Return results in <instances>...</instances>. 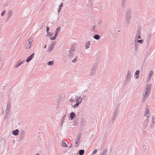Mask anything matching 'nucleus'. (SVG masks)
Returning <instances> with one entry per match:
<instances>
[{
	"label": "nucleus",
	"mask_w": 155,
	"mask_h": 155,
	"mask_svg": "<svg viewBox=\"0 0 155 155\" xmlns=\"http://www.w3.org/2000/svg\"><path fill=\"white\" fill-rule=\"evenodd\" d=\"M22 64H23V61H21L20 62H18L15 65V68H17L18 67V66H20Z\"/></svg>",
	"instance_id": "obj_19"
},
{
	"label": "nucleus",
	"mask_w": 155,
	"mask_h": 155,
	"mask_svg": "<svg viewBox=\"0 0 155 155\" xmlns=\"http://www.w3.org/2000/svg\"><path fill=\"white\" fill-rule=\"evenodd\" d=\"M65 117V115H64L63 118H62L63 120V121L64 120V117Z\"/></svg>",
	"instance_id": "obj_50"
},
{
	"label": "nucleus",
	"mask_w": 155,
	"mask_h": 155,
	"mask_svg": "<svg viewBox=\"0 0 155 155\" xmlns=\"http://www.w3.org/2000/svg\"><path fill=\"white\" fill-rule=\"evenodd\" d=\"M153 71H150L148 74V78L149 79H150L151 78V77L153 76Z\"/></svg>",
	"instance_id": "obj_21"
},
{
	"label": "nucleus",
	"mask_w": 155,
	"mask_h": 155,
	"mask_svg": "<svg viewBox=\"0 0 155 155\" xmlns=\"http://www.w3.org/2000/svg\"><path fill=\"white\" fill-rule=\"evenodd\" d=\"M81 124L83 126L84 125V124L85 123V120L83 118H82L81 120Z\"/></svg>",
	"instance_id": "obj_30"
},
{
	"label": "nucleus",
	"mask_w": 155,
	"mask_h": 155,
	"mask_svg": "<svg viewBox=\"0 0 155 155\" xmlns=\"http://www.w3.org/2000/svg\"><path fill=\"white\" fill-rule=\"evenodd\" d=\"M12 12L11 11H9L8 12V17L7 18V21L12 16Z\"/></svg>",
	"instance_id": "obj_15"
},
{
	"label": "nucleus",
	"mask_w": 155,
	"mask_h": 155,
	"mask_svg": "<svg viewBox=\"0 0 155 155\" xmlns=\"http://www.w3.org/2000/svg\"><path fill=\"white\" fill-rule=\"evenodd\" d=\"M55 39V38L54 37V36H53V37L51 36L50 38V39L52 40H54Z\"/></svg>",
	"instance_id": "obj_40"
},
{
	"label": "nucleus",
	"mask_w": 155,
	"mask_h": 155,
	"mask_svg": "<svg viewBox=\"0 0 155 155\" xmlns=\"http://www.w3.org/2000/svg\"><path fill=\"white\" fill-rule=\"evenodd\" d=\"M77 99H76V101L77 103L80 104H81L82 100V98L81 97H77Z\"/></svg>",
	"instance_id": "obj_9"
},
{
	"label": "nucleus",
	"mask_w": 155,
	"mask_h": 155,
	"mask_svg": "<svg viewBox=\"0 0 155 155\" xmlns=\"http://www.w3.org/2000/svg\"><path fill=\"white\" fill-rule=\"evenodd\" d=\"M97 152V150L95 149L94 150L93 152V154H95Z\"/></svg>",
	"instance_id": "obj_39"
},
{
	"label": "nucleus",
	"mask_w": 155,
	"mask_h": 155,
	"mask_svg": "<svg viewBox=\"0 0 155 155\" xmlns=\"http://www.w3.org/2000/svg\"><path fill=\"white\" fill-rule=\"evenodd\" d=\"M46 47H47V45H45L44 46V48H46Z\"/></svg>",
	"instance_id": "obj_51"
},
{
	"label": "nucleus",
	"mask_w": 155,
	"mask_h": 155,
	"mask_svg": "<svg viewBox=\"0 0 155 155\" xmlns=\"http://www.w3.org/2000/svg\"><path fill=\"white\" fill-rule=\"evenodd\" d=\"M54 64V61H49L47 63V64L48 65H51V66H52Z\"/></svg>",
	"instance_id": "obj_29"
},
{
	"label": "nucleus",
	"mask_w": 155,
	"mask_h": 155,
	"mask_svg": "<svg viewBox=\"0 0 155 155\" xmlns=\"http://www.w3.org/2000/svg\"><path fill=\"white\" fill-rule=\"evenodd\" d=\"M84 150H81L79 152V154L80 155H83L84 154Z\"/></svg>",
	"instance_id": "obj_26"
},
{
	"label": "nucleus",
	"mask_w": 155,
	"mask_h": 155,
	"mask_svg": "<svg viewBox=\"0 0 155 155\" xmlns=\"http://www.w3.org/2000/svg\"><path fill=\"white\" fill-rule=\"evenodd\" d=\"M101 22H100V24H101Z\"/></svg>",
	"instance_id": "obj_56"
},
{
	"label": "nucleus",
	"mask_w": 155,
	"mask_h": 155,
	"mask_svg": "<svg viewBox=\"0 0 155 155\" xmlns=\"http://www.w3.org/2000/svg\"><path fill=\"white\" fill-rule=\"evenodd\" d=\"M25 132L23 130H22L20 132V138L21 139H23L25 137Z\"/></svg>",
	"instance_id": "obj_10"
},
{
	"label": "nucleus",
	"mask_w": 155,
	"mask_h": 155,
	"mask_svg": "<svg viewBox=\"0 0 155 155\" xmlns=\"http://www.w3.org/2000/svg\"><path fill=\"white\" fill-rule=\"evenodd\" d=\"M145 113L144 116L147 117V118L149 117V116L147 115L149 114V111L147 108H146Z\"/></svg>",
	"instance_id": "obj_17"
},
{
	"label": "nucleus",
	"mask_w": 155,
	"mask_h": 155,
	"mask_svg": "<svg viewBox=\"0 0 155 155\" xmlns=\"http://www.w3.org/2000/svg\"><path fill=\"white\" fill-rule=\"evenodd\" d=\"M63 6V2H62L61 3L60 5H59V7H60L61 8Z\"/></svg>",
	"instance_id": "obj_46"
},
{
	"label": "nucleus",
	"mask_w": 155,
	"mask_h": 155,
	"mask_svg": "<svg viewBox=\"0 0 155 155\" xmlns=\"http://www.w3.org/2000/svg\"><path fill=\"white\" fill-rule=\"evenodd\" d=\"M79 140H80V138L79 137H78V138L77 139L76 141H77L78 142L79 141Z\"/></svg>",
	"instance_id": "obj_48"
},
{
	"label": "nucleus",
	"mask_w": 155,
	"mask_h": 155,
	"mask_svg": "<svg viewBox=\"0 0 155 155\" xmlns=\"http://www.w3.org/2000/svg\"><path fill=\"white\" fill-rule=\"evenodd\" d=\"M15 142V140H14L13 141V143H14Z\"/></svg>",
	"instance_id": "obj_53"
},
{
	"label": "nucleus",
	"mask_w": 155,
	"mask_h": 155,
	"mask_svg": "<svg viewBox=\"0 0 155 155\" xmlns=\"http://www.w3.org/2000/svg\"><path fill=\"white\" fill-rule=\"evenodd\" d=\"M107 152L106 150L103 151L101 153V155H107Z\"/></svg>",
	"instance_id": "obj_35"
},
{
	"label": "nucleus",
	"mask_w": 155,
	"mask_h": 155,
	"mask_svg": "<svg viewBox=\"0 0 155 155\" xmlns=\"http://www.w3.org/2000/svg\"><path fill=\"white\" fill-rule=\"evenodd\" d=\"M57 35H58V34H56V33H55V35H54V36H53L55 38H56Z\"/></svg>",
	"instance_id": "obj_47"
},
{
	"label": "nucleus",
	"mask_w": 155,
	"mask_h": 155,
	"mask_svg": "<svg viewBox=\"0 0 155 155\" xmlns=\"http://www.w3.org/2000/svg\"><path fill=\"white\" fill-rule=\"evenodd\" d=\"M36 155H39V153H37Z\"/></svg>",
	"instance_id": "obj_55"
},
{
	"label": "nucleus",
	"mask_w": 155,
	"mask_h": 155,
	"mask_svg": "<svg viewBox=\"0 0 155 155\" xmlns=\"http://www.w3.org/2000/svg\"><path fill=\"white\" fill-rule=\"evenodd\" d=\"M148 124V122L147 120H145L143 122V126L144 128H146Z\"/></svg>",
	"instance_id": "obj_22"
},
{
	"label": "nucleus",
	"mask_w": 155,
	"mask_h": 155,
	"mask_svg": "<svg viewBox=\"0 0 155 155\" xmlns=\"http://www.w3.org/2000/svg\"><path fill=\"white\" fill-rule=\"evenodd\" d=\"M72 147V144H71L69 147V148H71Z\"/></svg>",
	"instance_id": "obj_49"
},
{
	"label": "nucleus",
	"mask_w": 155,
	"mask_h": 155,
	"mask_svg": "<svg viewBox=\"0 0 155 155\" xmlns=\"http://www.w3.org/2000/svg\"><path fill=\"white\" fill-rule=\"evenodd\" d=\"M5 12H6L5 11H4L2 13L1 16L2 17H3L4 16V15L5 14Z\"/></svg>",
	"instance_id": "obj_38"
},
{
	"label": "nucleus",
	"mask_w": 155,
	"mask_h": 155,
	"mask_svg": "<svg viewBox=\"0 0 155 155\" xmlns=\"http://www.w3.org/2000/svg\"><path fill=\"white\" fill-rule=\"evenodd\" d=\"M75 117V114L73 112H71L70 115V120H73L74 117Z\"/></svg>",
	"instance_id": "obj_16"
},
{
	"label": "nucleus",
	"mask_w": 155,
	"mask_h": 155,
	"mask_svg": "<svg viewBox=\"0 0 155 155\" xmlns=\"http://www.w3.org/2000/svg\"><path fill=\"white\" fill-rule=\"evenodd\" d=\"M141 37L140 35H139V34H138L137 35V39H141Z\"/></svg>",
	"instance_id": "obj_44"
},
{
	"label": "nucleus",
	"mask_w": 155,
	"mask_h": 155,
	"mask_svg": "<svg viewBox=\"0 0 155 155\" xmlns=\"http://www.w3.org/2000/svg\"><path fill=\"white\" fill-rule=\"evenodd\" d=\"M139 48V44L136 42L134 41V50L135 51H137Z\"/></svg>",
	"instance_id": "obj_14"
},
{
	"label": "nucleus",
	"mask_w": 155,
	"mask_h": 155,
	"mask_svg": "<svg viewBox=\"0 0 155 155\" xmlns=\"http://www.w3.org/2000/svg\"><path fill=\"white\" fill-rule=\"evenodd\" d=\"M60 29H61L60 27H59L58 28H56L55 33L57 34H58V32L60 31Z\"/></svg>",
	"instance_id": "obj_28"
},
{
	"label": "nucleus",
	"mask_w": 155,
	"mask_h": 155,
	"mask_svg": "<svg viewBox=\"0 0 155 155\" xmlns=\"http://www.w3.org/2000/svg\"><path fill=\"white\" fill-rule=\"evenodd\" d=\"M10 109V105L8 104L7 105L5 111V117L4 118L5 119L8 116V114L9 113Z\"/></svg>",
	"instance_id": "obj_6"
},
{
	"label": "nucleus",
	"mask_w": 155,
	"mask_h": 155,
	"mask_svg": "<svg viewBox=\"0 0 155 155\" xmlns=\"http://www.w3.org/2000/svg\"><path fill=\"white\" fill-rule=\"evenodd\" d=\"M151 122L153 124H155V116H153L152 117V120H151Z\"/></svg>",
	"instance_id": "obj_25"
},
{
	"label": "nucleus",
	"mask_w": 155,
	"mask_h": 155,
	"mask_svg": "<svg viewBox=\"0 0 155 155\" xmlns=\"http://www.w3.org/2000/svg\"><path fill=\"white\" fill-rule=\"evenodd\" d=\"M75 50L74 47L72 46L70 51V52L73 53Z\"/></svg>",
	"instance_id": "obj_32"
},
{
	"label": "nucleus",
	"mask_w": 155,
	"mask_h": 155,
	"mask_svg": "<svg viewBox=\"0 0 155 155\" xmlns=\"http://www.w3.org/2000/svg\"><path fill=\"white\" fill-rule=\"evenodd\" d=\"M61 8L60 7H59V8L58 10V14L59 13V12L61 11Z\"/></svg>",
	"instance_id": "obj_45"
},
{
	"label": "nucleus",
	"mask_w": 155,
	"mask_h": 155,
	"mask_svg": "<svg viewBox=\"0 0 155 155\" xmlns=\"http://www.w3.org/2000/svg\"><path fill=\"white\" fill-rule=\"evenodd\" d=\"M50 30V28L48 26H47L46 27V31L48 32Z\"/></svg>",
	"instance_id": "obj_41"
},
{
	"label": "nucleus",
	"mask_w": 155,
	"mask_h": 155,
	"mask_svg": "<svg viewBox=\"0 0 155 155\" xmlns=\"http://www.w3.org/2000/svg\"><path fill=\"white\" fill-rule=\"evenodd\" d=\"M97 68V65L94 64L92 67V68L91 69V71L90 72L89 76L91 77H92L94 76L95 74L96 69Z\"/></svg>",
	"instance_id": "obj_5"
},
{
	"label": "nucleus",
	"mask_w": 155,
	"mask_h": 155,
	"mask_svg": "<svg viewBox=\"0 0 155 155\" xmlns=\"http://www.w3.org/2000/svg\"><path fill=\"white\" fill-rule=\"evenodd\" d=\"M118 113V110L117 109L115 110L113 114L112 119L113 121H114L115 118L117 116Z\"/></svg>",
	"instance_id": "obj_7"
},
{
	"label": "nucleus",
	"mask_w": 155,
	"mask_h": 155,
	"mask_svg": "<svg viewBox=\"0 0 155 155\" xmlns=\"http://www.w3.org/2000/svg\"><path fill=\"white\" fill-rule=\"evenodd\" d=\"M62 146L64 147H67L68 145L65 142H62Z\"/></svg>",
	"instance_id": "obj_31"
},
{
	"label": "nucleus",
	"mask_w": 155,
	"mask_h": 155,
	"mask_svg": "<svg viewBox=\"0 0 155 155\" xmlns=\"http://www.w3.org/2000/svg\"><path fill=\"white\" fill-rule=\"evenodd\" d=\"M152 36V35L151 34H149L147 36V39H148V42L149 43L150 40V39Z\"/></svg>",
	"instance_id": "obj_27"
},
{
	"label": "nucleus",
	"mask_w": 155,
	"mask_h": 155,
	"mask_svg": "<svg viewBox=\"0 0 155 155\" xmlns=\"http://www.w3.org/2000/svg\"><path fill=\"white\" fill-rule=\"evenodd\" d=\"M127 0H121V5L122 8H124L126 5Z\"/></svg>",
	"instance_id": "obj_12"
},
{
	"label": "nucleus",
	"mask_w": 155,
	"mask_h": 155,
	"mask_svg": "<svg viewBox=\"0 0 155 155\" xmlns=\"http://www.w3.org/2000/svg\"><path fill=\"white\" fill-rule=\"evenodd\" d=\"M78 58V56L76 57L74 60H73L72 61V62L73 63L76 62L77 61Z\"/></svg>",
	"instance_id": "obj_34"
},
{
	"label": "nucleus",
	"mask_w": 155,
	"mask_h": 155,
	"mask_svg": "<svg viewBox=\"0 0 155 155\" xmlns=\"http://www.w3.org/2000/svg\"><path fill=\"white\" fill-rule=\"evenodd\" d=\"M131 77V73L130 70H128L127 72L126 79L125 81V83L127 84L129 83L130 81Z\"/></svg>",
	"instance_id": "obj_4"
},
{
	"label": "nucleus",
	"mask_w": 155,
	"mask_h": 155,
	"mask_svg": "<svg viewBox=\"0 0 155 155\" xmlns=\"http://www.w3.org/2000/svg\"><path fill=\"white\" fill-rule=\"evenodd\" d=\"M90 46V41H87V43L85 44L86 49H87L89 48Z\"/></svg>",
	"instance_id": "obj_20"
},
{
	"label": "nucleus",
	"mask_w": 155,
	"mask_h": 155,
	"mask_svg": "<svg viewBox=\"0 0 155 155\" xmlns=\"http://www.w3.org/2000/svg\"><path fill=\"white\" fill-rule=\"evenodd\" d=\"M33 41L32 38H30L26 42L25 45V48L26 49H29L30 48Z\"/></svg>",
	"instance_id": "obj_3"
},
{
	"label": "nucleus",
	"mask_w": 155,
	"mask_h": 155,
	"mask_svg": "<svg viewBox=\"0 0 155 155\" xmlns=\"http://www.w3.org/2000/svg\"><path fill=\"white\" fill-rule=\"evenodd\" d=\"M150 85L148 84L147 85V87L144 91L142 97V101H144L148 97L150 93Z\"/></svg>",
	"instance_id": "obj_1"
},
{
	"label": "nucleus",
	"mask_w": 155,
	"mask_h": 155,
	"mask_svg": "<svg viewBox=\"0 0 155 155\" xmlns=\"http://www.w3.org/2000/svg\"><path fill=\"white\" fill-rule=\"evenodd\" d=\"M79 104L76 103L74 105L73 107L74 108H75L77 107L79 105Z\"/></svg>",
	"instance_id": "obj_37"
},
{
	"label": "nucleus",
	"mask_w": 155,
	"mask_h": 155,
	"mask_svg": "<svg viewBox=\"0 0 155 155\" xmlns=\"http://www.w3.org/2000/svg\"><path fill=\"white\" fill-rule=\"evenodd\" d=\"M140 32H141V30L140 29H139L137 30V32L135 36V38L136 39H137V35L138 34L140 35Z\"/></svg>",
	"instance_id": "obj_24"
},
{
	"label": "nucleus",
	"mask_w": 155,
	"mask_h": 155,
	"mask_svg": "<svg viewBox=\"0 0 155 155\" xmlns=\"http://www.w3.org/2000/svg\"><path fill=\"white\" fill-rule=\"evenodd\" d=\"M54 44H51L50 45L49 47L48 48V51L50 52L51 51L54 47Z\"/></svg>",
	"instance_id": "obj_13"
},
{
	"label": "nucleus",
	"mask_w": 155,
	"mask_h": 155,
	"mask_svg": "<svg viewBox=\"0 0 155 155\" xmlns=\"http://www.w3.org/2000/svg\"><path fill=\"white\" fill-rule=\"evenodd\" d=\"M47 33L48 34H50V32H49V31H48V32H47Z\"/></svg>",
	"instance_id": "obj_52"
},
{
	"label": "nucleus",
	"mask_w": 155,
	"mask_h": 155,
	"mask_svg": "<svg viewBox=\"0 0 155 155\" xmlns=\"http://www.w3.org/2000/svg\"><path fill=\"white\" fill-rule=\"evenodd\" d=\"M73 53L70 52H69V53L68 54V57L69 58H72L73 57Z\"/></svg>",
	"instance_id": "obj_33"
},
{
	"label": "nucleus",
	"mask_w": 155,
	"mask_h": 155,
	"mask_svg": "<svg viewBox=\"0 0 155 155\" xmlns=\"http://www.w3.org/2000/svg\"><path fill=\"white\" fill-rule=\"evenodd\" d=\"M69 101L71 103H73V102H74V101H73L72 99H69Z\"/></svg>",
	"instance_id": "obj_43"
},
{
	"label": "nucleus",
	"mask_w": 155,
	"mask_h": 155,
	"mask_svg": "<svg viewBox=\"0 0 155 155\" xmlns=\"http://www.w3.org/2000/svg\"><path fill=\"white\" fill-rule=\"evenodd\" d=\"M130 10L127 11L126 12V16L124 21L125 24L128 25L130 23Z\"/></svg>",
	"instance_id": "obj_2"
},
{
	"label": "nucleus",
	"mask_w": 155,
	"mask_h": 155,
	"mask_svg": "<svg viewBox=\"0 0 155 155\" xmlns=\"http://www.w3.org/2000/svg\"><path fill=\"white\" fill-rule=\"evenodd\" d=\"M49 36H52V35H51V34H50V35H49Z\"/></svg>",
	"instance_id": "obj_54"
},
{
	"label": "nucleus",
	"mask_w": 155,
	"mask_h": 155,
	"mask_svg": "<svg viewBox=\"0 0 155 155\" xmlns=\"http://www.w3.org/2000/svg\"><path fill=\"white\" fill-rule=\"evenodd\" d=\"M19 131L18 129H16L15 130H13L12 132V134L15 136H17L18 135Z\"/></svg>",
	"instance_id": "obj_11"
},
{
	"label": "nucleus",
	"mask_w": 155,
	"mask_h": 155,
	"mask_svg": "<svg viewBox=\"0 0 155 155\" xmlns=\"http://www.w3.org/2000/svg\"><path fill=\"white\" fill-rule=\"evenodd\" d=\"M78 142L77 141H76L75 144H76V145L75 146V147H77L78 146L79 144L78 143Z\"/></svg>",
	"instance_id": "obj_42"
},
{
	"label": "nucleus",
	"mask_w": 155,
	"mask_h": 155,
	"mask_svg": "<svg viewBox=\"0 0 155 155\" xmlns=\"http://www.w3.org/2000/svg\"><path fill=\"white\" fill-rule=\"evenodd\" d=\"M94 38L96 40H98L100 39V37L99 35L96 34L94 36Z\"/></svg>",
	"instance_id": "obj_23"
},
{
	"label": "nucleus",
	"mask_w": 155,
	"mask_h": 155,
	"mask_svg": "<svg viewBox=\"0 0 155 155\" xmlns=\"http://www.w3.org/2000/svg\"><path fill=\"white\" fill-rule=\"evenodd\" d=\"M140 72V71L139 70H137L136 71V72L135 73V74L136 75V78L137 79L139 78V74Z\"/></svg>",
	"instance_id": "obj_18"
},
{
	"label": "nucleus",
	"mask_w": 155,
	"mask_h": 155,
	"mask_svg": "<svg viewBox=\"0 0 155 155\" xmlns=\"http://www.w3.org/2000/svg\"><path fill=\"white\" fill-rule=\"evenodd\" d=\"M35 55V53H33L30 56H28L26 59V62H28L31 61L34 58Z\"/></svg>",
	"instance_id": "obj_8"
},
{
	"label": "nucleus",
	"mask_w": 155,
	"mask_h": 155,
	"mask_svg": "<svg viewBox=\"0 0 155 155\" xmlns=\"http://www.w3.org/2000/svg\"><path fill=\"white\" fill-rule=\"evenodd\" d=\"M143 40H138L137 41V43H139L141 44H142L143 43Z\"/></svg>",
	"instance_id": "obj_36"
}]
</instances>
